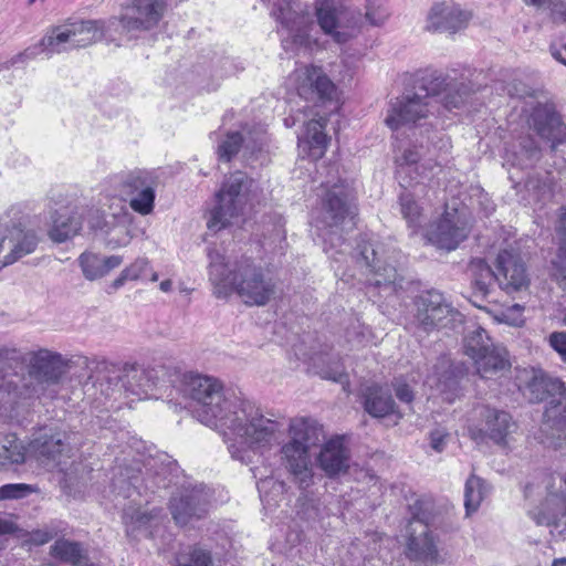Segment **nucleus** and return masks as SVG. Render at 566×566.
<instances>
[{
    "label": "nucleus",
    "instance_id": "nucleus-50",
    "mask_svg": "<svg viewBox=\"0 0 566 566\" xmlns=\"http://www.w3.org/2000/svg\"><path fill=\"white\" fill-rule=\"evenodd\" d=\"M496 90L501 91L500 94H506L510 97L524 98V101L537 97L534 91L518 80H512L507 83L499 82L496 84Z\"/></svg>",
    "mask_w": 566,
    "mask_h": 566
},
{
    "label": "nucleus",
    "instance_id": "nucleus-32",
    "mask_svg": "<svg viewBox=\"0 0 566 566\" xmlns=\"http://www.w3.org/2000/svg\"><path fill=\"white\" fill-rule=\"evenodd\" d=\"M462 375V370L459 367L442 359L436 366L434 375L430 377V380L436 384L442 399L451 403L463 394L460 384Z\"/></svg>",
    "mask_w": 566,
    "mask_h": 566
},
{
    "label": "nucleus",
    "instance_id": "nucleus-35",
    "mask_svg": "<svg viewBox=\"0 0 566 566\" xmlns=\"http://www.w3.org/2000/svg\"><path fill=\"white\" fill-rule=\"evenodd\" d=\"M467 271L471 277L473 297L485 298L493 284L497 282L496 270L493 271L485 260L476 258L471 260Z\"/></svg>",
    "mask_w": 566,
    "mask_h": 566
},
{
    "label": "nucleus",
    "instance_id": "nucleus-27",
    "mask_svg": "<svg viewBox=\"0 0 566 566\" xmlns=\"http://www.w3.org/2000/svg\"><path fill=\"white\" fill-rule=\"evenodd\" d=\"M145 489L155 492L157 489H166L170 483L174 472L177 471V462L166 452H156L140 460Z\"/></svg>",
    "mask_w": 566,
    "mask_h": 566
},
{
    "label": "nucleus",
    "instance_id": "nucleus-36",
    "mask_svg": "<svg viewBox=\"0 0 566 566\" xmlns=\"http://www.w3.org/2000/svg\"><path fill=\"white\" fill-rule=\"evenodd\" d=\"M122 262L123 258L119 255L102 256L93 252H84L78 258L83 275L90 281L105 276Z\"/></svg>",
    "mask_w": 566,
    "mask_h": 566
},
{
    "label": "nucleus",
    "instance_id": "nucleus-61",
    "mask_svg": "<svg viewBox=\"0 0 566 566\" xmlns=\"http://www.w3.org/2000/svg\"><path fill=\"white\" fill-rule=\"evenodd\" d=\"M546 382H547V396L552 395H559L563 396L566 392V386L565 382L562 381L559 378L549 377L546 375Z\"/></svg>",
    "mask_w": 566,
    "mask_h": 566
},
{
    "label": "nucleus",
    "instance_id": "nucleus-64",
    "mask_svg": "<svg viewBox=\"0 0 566 566\" xmlns=\"http://www.w3.org/2000/svg\"><path fill=\"white\" fill-rule=\"evenodd\" d=\"M127 281H130L129 277L127 275H125V271L123 270L120 272V274L118 275V277H116L112 284H111V289L113 290H118L120 289Z\"/></svg>",
    "mask_w": 566,
    "mask_h": 566
},
{
    "label": "nucleus",
    "instance_id": "nucleus-31",
    "mask_svg": "<svg viewBox=\"0 0 566 566\" xmlns=\"http://www.w3.org/2000/svg\"><path fill=\"white\" fill-rule=\"evenodd\" d=\"M83 211L78 212L76 206H63L55 209L52 214L50 238L59 243L65 242L78 233L82 228Z\"/></svg>",
    "mask_w": 566,
    "mask_h": 566
},
{
    "label": "nucleus",
    "instance_id": "nucleus-45",
    "mask_svg": "<svg viewBox=\"0 0 566 566\" xmlns=\"http://www.w3.org/2000/svg\"><path fill=\"white\" fill-rule=\"evenodd\" d=\"M52 555L60 558L61 560L78 565L82 562V547L76 542L57 539L51 547Z\"/></svg>",
    "mask_w": 566,
    "mask_h": 566
},
{
    "label": "nucleus",
    "instance_id": "nucleus-22",
    "mask_svg": "<svg viewBox=\"0 0 566 566\" xmlns=\"http://www.w3.org/2000/svg\"><path fill=\"white\" fill-rule=\"evenodd\" d=\"M471 14L453 2H436L427 14L424 30L431 33L454 34L467 28Z\"/></svg>",
    "mask_w": 566,
    "mask_h": 566
},
{
    "label": "nucleus",
    "instance_id": "nucleus-47",
    "mask_svg": "<svg viewBox=\"0 0 566 566\" xmlns=\"http://www.w3.org/2000/svg\"><path fill=\"white\" fill-rule=\"evenodd\" d=\"M124 271L125 275H127L130 281L146 280L148 277L151 282L158 280V274L153 271L147 258L136 259L129 266H126Z\"/></svg>",
    "mask_w": 566,
    "mask_h": 566
},
{
    "label": "nucleus",
    "instance_id": "nucleus-2",
    "mask_svg": "<svg viewBox=\"0 0 566 566\" xmlns=\"http://www.w3.org/2000/svg\"><path fill=\"white\" fill-rule=\"evenodd\" d=\"M475 92L472 83L455 73L438 70L418 72L413 90L390 101L385 123L397 130L408 124L433 114L432 102L440 103L447 111L461 109Z\"/></svg>",
    "mask_w": 566,
    "mask_h": 566
},
{
    "label": "nucleus",
    "instance_id": "nucleus-39",
    "mask_svg": "<svg viewBox=\"0 0 566 566\" xmlns=\"http://www.w3.org/2000/svg\"><path fill=\"white\" fill-rule=\"evenodd\" d=\"M495 346L492 343L486 331L480 326L469 329L463 338V349L472 360H476L481 355Z\"/></svg>",
    "mask_w": 566,
    "mask_h": 566
},
{
    "label": "nucleus",
    "instance_id": "nucleus-48",
    "mask_svg": "<svg viewBox=\"0 0 566 566\" xmlns=\"http://www.w3.org/2000/svg\"><path fill=\"white\" fill-rule=\"evenodd\" d=\"M66 524L63 521L54 520L46 524L43 528L31 532L30 538L36 545H43L63 533Z\"/></svg>",
    "mask_w": 566,
    "mask_h": 566
},
{
    "label": "nucleus",
    "instance_id": "nucleus-14",
    "mask_svg": "<svg viewBox=\"0 0 566 566\" xmlns=\"http://www.w3.org/2000/svg\"><path fill=\"white\" fill-rule=\"evenodd\" d=\"M415 322L422 331L430 333L434 329L448 328L454 322L461 321V314L437 290L421 292L413 300Z\"/></svg>",
    "mask_w": 566,
    "mask_h": 566
},
{
    "label": "nucleus",
    "instance_id": "nucleus-9",
    "mask_svg": "<svg viewBox=\"0 0 566 566\" xmlns=\"http://www.w3.org/2000/svg\"><path fill=\"white\" fill-rule=\"evenodd\" d=\"M521 119L541 139L549 143V150L556 154L559 145L566 143V123L556 104L546 97L523 101Z\"/></svg>",
    "mask_w": 566,
    "mask_h": 566
},
{
    "label": "nucleus",
    "instance_id": "nucleus-49",
    "mask_svg": "<svg viewBox=\"0 0 566 566\" xmlns=\"http://www.w3.org/2000/svg\"><path fill=\"white\" fill-rule=\"evenodd\" d=\"M525 390V395H527L531 402H539L546 399V375L542 373H534L531 379L526 382Z\"/></svg>",
    "mask_w": 566,
    "mask_h": 566
},
{
    "label": "nucleus",
    "instance_id": "nucleus-43",
    "mask_svg": "<svg viewBox=\"0 0 566 566\" xmlns=\"http://www.w3.org/2000/svg\"><path fill=\"white\" fill-rule=\"evenodd\" d=\"M433 507L434 504L431 497L419 496L415 499L413 502L409 504L411 515L409 523H413V525L426 524L430 527L433 521Z\"/></svg>",
    "mask_w": 566,
    "mask_h": 566
},
{
    "label": "nucleus",
    "instance_id": "nucleus-40",
    "mask_svg": "<svg viewBox=\"0 0 566 566\" xmlns=\"http://www.w3.org/2000/svg\"><path fill=\"white\" fill-rule=\"evenodd\" d=\"M296 81L300 97L315 104L318 99V69L315 65L297 69Z\"/></svg>",
    "mask_w": 566,
    "mask_h": 566
},
{
    "label": "nucleus",
    "instance_id": "nucleus-23",
    "mask_svg": "<svg viewBox=\"0 0 566 566\" xmlns=\"http://www.w3.org/2000/svg\"><path fill=\"white\" fill-rule=\"evenodd\" d=\"M167 0H129L122 24L128 31L156 28L167 11Z\"/></svg>",
    "mask_w": 566,
    "mask_h": 566
},
{
    "label": "nucleus",
    "instance_id": "nucleus-42",
    "mask_svg": "<svg viewBox=\"0 0 566 566\" xmlns=\"http://www.w3.org/2000/svg\"><path fill=\"white\" fill-rule=\"evenodd\" d=\"M300 154L315 159V151L318 148V119L312 118L297 136Z\"/></svg>",
    "mask_w": 566,
    "mask_h": 566
},
{
    "label": "nucleus",
    "instance_id": "nucleus-6",
    "mask_svg": "<svg viewBox=\"0 0 566 566\" xmlns=\"http://www.w3.org/2000/svg\"><path fill=\"white\" fill-rule=\"evenodd\" d=\"M105 398L122 388L139 398L158 384L157 370L140 365H125L123 368L106 360L97 361L88 378Z\"/></svg>",
    "mask_w": 566,
    "mask_h": 566
},
{
    "label": "nucleus",
    "instance_id": "nucleus-52",
    "mask_svg": "<svg viewBox=\"0 0 566 566\" xmlns=\"http://www.w3.org/2000/svg\"><path fill=\"white\" fill-rule=\"evenodd\" d=\"M365 9V18L371 25H381L388 18L384 0H366Z\"/></svg>",
    "mask_w": 566,
    "mask_h": 566
},
{
    "label": "nucleus",
    "instance_id": "nucleus-30",
    "mask_svg": "<svg viewBox=\"0 0 566 566\" xmlns=\"http://www.w3.org/2000/svg\"><path fill=\"white\" fill-rule=\"evenodd\" d=\"M542 156V147L530 134L518 136L505 147V160L522 169L533 168Z\"/></svg>",
    "mask_w": 566,
    "mask_h": 566
},
{
    "label": "nucleus",
    "instance_id": "nucleus-56",
    "mask_svg": "<svg viewBox=\"0 0 566 566\" xmlns=\"http://www.w3.org/2000/svg\"><path fill=\"white\" fill-rule=\"evenodd\" d=\"M547 340L549 346L558 354L560 360L566 363V331L551 333Z\"/></svg>",
    "mask_w": 566,
    "mask_h": 566
},
{
    "label": "nucleus",
    "instance_id": "nucleus-58",
    "mask_svg": "<svg viewBox=\"0 0 566 566\" xmlns=\"http://www.w3.org/2000/svg\"><path fill=\"white\" fill-rule=\"evenodd\" d=\"M449 433L442 429H434L429 433L430 447L436 452H442L447 446Z\"/></svg>",
    "mask_w": 566,
    "mask_h": 566
},
{
    "label": "nucleus",
    "instance_id": "nucleus-18",
    "mask_svg": "<svg viewBox=\"0 0 566 566\" xmlns=\"http://www.w3.org/2000/svg\"><path fill=\"white\" fill-rule=\"evenodd\" d=\"M528 516L541 526L566 528V480L562 475L548 478L544 501L528 510Z\"/></svg>",
    "mask_w": 566,
    "mask_h": 566
},
{
    "label": "nucleus",
    "instance_id": "nucleus-33",
    "mask_svg": "<svg viewBox=\"0 0 566 566\" xmlns=\"http://www.w3.org/2000/svg\"><path fill=\"white\" fill-rule=\"evenodd\" d=\"M476 374L482 379H494L503 376L511 367L505 347L495 345L474 360Z\"/></svg>",
    "mask_w": 566,
    "mask_h": 566
},
{
    "label": "nucleus",
    "instance_id": "nucleus-59",
    "mask_svg": "<svg viewBox=\"0 0 566 566\" xmlns=\"http://www.w3.org/2000/svg\"><path fill=\"white\" fill-rule=\"evenodd\" d=\"M560 216H559V226L557 228V231L559 233V248H558V256L566 259V209H560Z\"/></svg>",
    "mask_w": 566,
    "mask_h": 566
},
{
    "label": "nucleus",
    "instance_id": "nucleus-53",
    "mask_svg": "<svg viewBox=\"0 0 566 566\" xmlns=\"http://www.w3.org/2000/svg\"><path fill=\"white\" fill-rule=\"evenodd\" d=\"M32 492V486L25 483L4 484L0 486V501L23 499Z\"/></svg>",
    "mask_w": 566,
    "mask_h": 566
},
{
    "label": "nucleus",
    "instance_id": "nucleus-54",
    "mask_svg": "<svg viewBox=\"0 0 566 566\" xmlns=\"http://www.w3.org/2000/svg\"><path fill=\"white\" fill-rule=\"evenodd\" d=\"M546 416L553 419V427L559 432L558 437L566 439V403L547 410Z\"/></svg>",
    "mask_w": 566,
    "mask_h": 566
},
{
    "label": "nucleus",
    "instance_id": "nucleus-41",
    "mask_svg": "<svg viewBox=\"0 0 566 566\" xmlns=\"http://www.w3.org/2000/svg\"><path fill=\"white\" fill-rule=\"evenodd\" d=\"M488 493L484 480L472 474L468 478L464 485V507L467 516L476 512L481 502Z\"/></svg>",
    "mask_w": 566,
    "mask_h": 566
},
{
    "label": "nucleus",
    "instance_id": "nucleus-20",
    "mask_svg": "<svg viewBox=\"0 0 566 566\" xmlns=\"http://www.w3.org/2000/svg\"><path fill=\"white\" fill-rule=\"evenodd\" d=\"M406 557L422 566H434L443 563L438 547V537L426 524L408 523L406 528Z\"/></svg>",
    "mask_w": 566,
    "mask_h": 566
},
{
    "label": "nucleus",
    "instance_id": "nucleus-17",
    "mask_svg": "<svg viewBox=\"0 0 566 566\" xmlns=\"http://www.w3.org/2000/svg\"><path fill=\"white\" fill-rule=\"evenodd\" d=\"M271 14L286 30L294 43L307 45L313 15L318 17V1L315 0L311 12L300 0H277Z\"/></svg>",
    "mask_w": 566,
    "mask_h": 566
},
{
    "label": "nucleus",
    "instance_id": "nucleus-5",
    "mask_svg": "<svg viewBox=\"0 0 566 566\" xmlns=\"http://www.w3.org/2000/svg\"><path fill=\"white\" fill-rule=\"evenodd\" d=\"M103 35L104 24L99 20H69L66 23L55 27L38 44L12 56L4 63V67L9 69L19 63H27L43 52L52 55L72 49L85 48L101 40Z\"/></svg>",
    "mask_w": 566,
    "mask_h": 566
},
{
    "label": "nucleus",
    "instance_id": "nucleus-46",
    "mask_svg": "<svg viewBox=\"0 0 566 566\" xmlns=\"http://www.w3.org/2000/svg\"><path fill=\"white\" fill-rule=\"evenodd\" d=\"M400 212L408 226L417 228L420 224L421 208L416 202L412 193L405 191L399 196Z\"/></svg>",
    "mask_w": 566,
    "mask_h": 566
},
{
    "label": "nucleus",
    "instance_id": "nucleus-3",
    "mask_svg": "<svg viewBox=\"0 0 566 566\" xmlns=\"http://www.w3.org/2000/svg\"><path fill=\"white\" fill-rule=\"evenodd\" d=\"M208 258L209 281L216 297L235 294L245 305L264 306L274 296V280L252 258H226L216 249L208 250Z\"/></svg>",
    "mask_w": 566,
    "mask_h": 566
},
{
    "label": "nucleus",
    "instance_id": "nucleus-12",
    "mask_svg": "<svg viewBox=\"0 0 566 566\" xmlns=\"http://www.w3.org/2000/svg\"><path fill=\"white\" fill-rule=\"evenodd\" d=\"M116 196L128 201L129 207L142 216L153 212L156 199L157 181L145 170L123 172L111 178Z\"/></svg>",
    "mask_w": 566,
    "mask_h": 566
},
{
    "label": "nucleus",
    "instance_id": "nucleus-19",
    "mask_svg": "<svg viewBox=\"0 0 566 566\" xmlns=\"http://www.w3.org/2000/svg\"><path fill=\"white\" fill-rule=\"evenodd\" d=\"M167 515L160 507L150 510L128 506L123 512L126 536L130 541L154 539L166 528Z\"/></svg>",
    "mask_w": 566,
    "mask_h": 566
},
{
    "label": "nucleus",
    "instance_id": "nucleus-29",
    "mask_svg": "<svg viewBox=\"0 0 566 566\" xmlns=\"http://www.w3.org/2000/svg\"><path fill=\"white\" fill-rule=\"evenodd\" d=\"M482 427L480 432L499 446H506L509 437L517 429L512 416L495 408L484 406L480 410Z\"/></svg>",
    "mask_w": 566,
    "mask_h": 566
},
{
    "label": "nucleus",
    "instance_id": "nucleus-16",
    "mask_svg": "<svg viewBox=\"0 0 566 566\" xmlns=\"http://www.w3.org/2000/svg\"><path fill=\"white\" fill-rule=\"evenodd\" d=\"M469 214L465 207L446 203L442 216L430 227L429 241L448 251L455 250L470 233Z\"/></svg>",
    "mask_w": 566,
    "mask_h": 566
},
{
    "label": "nucleus",
    "instance_id": "nucleus-8",
    "mask_svg": "<svg viewBox=\"0 0 566 566\" xmlns=\"http://www.w3.org/2000/svg\"><path fill=\"white\" fill-rule=\"evenodd\" d=\"M355 251L357 263L374 276L368 280L370 285L390 292L401 287L402 279L396 266L400 251L379 240H360Z\"/></svg>",
    "mask_w": 566,
    "mask_h": 566
},
{
    "label": "nucleus",
    "instance_id": "nucleus-44",
    "mask_svg": "<svg viewBox=\"0 0 566 566\" xmlns=\"http://www.w3.org/2000/svg\"><path fill=\"white\" fill-rule=\"evenodd\" d=\"M24 462V452L15 438L0 440V467L20 464Z\"/></svg>",
    "mask_w": 566,
    "mask_h": 566
},
{
    "label": "nucleus",
    "instance_id": "nucleus-15",
    "mask_svg": "<svg viewBox=\"0 0 566 566\" xmlns=\"http://www.w3.org/2000/svg\"><path fill=\"white\" fill-rule=\"evenodd\" d=\"M76 436L60 429H44L30 443V450L43 465L59 468L67 463L77 448Z\"/></svg>",
    "mask_w": 566,
    "mask_h": 566
},
{
    "label": "nucleus",
    "instance_id": "nucleus-1",
    "mask_svg": "<svg viewBox=\"0 0 566 566\" xmlns=\"http://www.w3.org/2000/svg\"><path fill=\"white\" fill-rule=\"evenodd\" d=\"M184 391L198 421L224 437L239 439L228 446L232 459L249 464L258 451L279 443L280 424L265 418L251 402L229 395L219 379L185 375Z\"/></svg>",
    "mask_w": 566,
    "mask_h": 566
},
{
    "label": "nucleus",
    "instance_id": "nucleus-38",
    "mask_svg": "<svg viewBox=\"0 0 566 566\" xmlns=\"http://www.w3.org/2000/svg\"><path fill=\"white\" fill-rule=\"evenodd\" d=\"M258 470V468L251 469L253 476L258 479L256 488L261 501L268 507L276 506L283 499L285 492V483L283 481L275 480L272 476H259Z\"/></svg>",
    "mask_w": 566,
    "mask_h": 566
},
{
    "label": "nucleus",
    "instance_id": "nucleus-28",
    "mask_svg": "<svg viewBox=\"0 0 566 566\" xmlns=\"http://www.w3.org/2000/svg\"><path fill=\"white\" fill-rule=\"evenodd\" d=\"M348 434H335L321 446V470L329 478L347 473L349 469L350 450Z\"/></svg>",
    "mask_w": 566,
    "mask_h": 566
},
{
    "label": "nucleus",
    "instance_id": "nucleus-21",
    "mask_svg": "<svg viewBox=\"0 0 566 566\" xmlns=\"http://www.w3.org/2000/svg\"><path fill=\"white\" fill-rule=\"evenodd\" d=\"M209 506L210 495L202 485L182 490L172 495L169 502L172 518L180 526L203 518L208 514Z\"/></svg>",
    "mask_w": 566,
    "mask_h": 566
},
{
    "label": "nucleus",
    "instance_id": "nucleus-60",
    "mask_svg": "<svg viewBox=\"0 0 566 566\" xmlns=\"http://www.w3.org/2000/svg\"><path fill=\"white\" fill-rule=\"evenodd\" d=\"M321 378L329 379L339 384H347V375L344 373V369L340 365H337L332 370L322 371L321 370Z\"/></svg>",
    "mask_w": 566,
    "mask_h": 566
},
{
    "label": "nucleus",
    "instance_id": "nucleus-63",
    "mask_svg": "<svg viewBox=\"0 0 566 566\" xmlns=\"http://www.w3.org/2000/svg\"><path fill=\"white\" fill-rule=\"evenodd\" d=\"M17 528L12 521L0 517V535L13 534Z\"/></svg>",
    "mask_w": 566,
    "mask_h": 566
},
{
    "label": "nucleus",
    "instance_id": "nucleus-13",
    "mask_svg": "<svg viewBox=\"0 0 566 566\" xmlns=\"http://www.w3.org/2000/svg\"><path fill=\"white\" fill-rule=\"evenodd\" d=\"M360 12L350 9L345 0H321V31L343 45L360 32Z\"/></svg>",
    "mask_w": 566,
    "mask_h": 566
},
{
    "label": "nucleus",
    "instance_id": "nucleus-24",
    "mask_svg": "<svg viewBox=\"0 0 566 566\" xmlns=\"http://www.w3.org/2000/svg\"><path fill=\"white\" fill-rule=\"evenodd\" d=\"M496 277L500 287L506 293L521 292L528 287L530 276L520 254L503 250L495 260Z\"/></svg>",
    "mask_w": 566,
    "mask_h": 566
},
{
    "label": "nucleus",
    "instance_id": "nucleus-7",
    "mask_svg": "<svg viewBox=\"0 0 566 566\" xmlns=\"http://www.w3.org/2000/svg\"><path fill=\"white\" fill-rule=\"evenodd\" d=\"M316 430L317 421L314 418H294L290 422V441L281 448L285 467L303 490L313 483L314 474L308 447Z\"/></svg>",
    "mask_w": 566,
    "mask_h": 566
},
{
    "label": "nucleus",
    "instance_id": "nucleus-37",
    "mask_svg": "<svg viewBox=\"0 0 566 566\" xmlns=\"http://www.w3.org/2000/svg\"><path fill=\"white\" fill-rule=\"evenodd\" d=\"M244 143L245 149H251V153L254 154L255 151L262 150L265 145V136H259L254 142V145L250 147L239 132L229 133L218 146L219 158L224 161H230L238 154Z\"/></svg>",
    "mask_w": 566,
    "mask_h": 566
},
{
    "label": "nucleus",
    "instance_id": "nucleus-62",
    "mask_svg": "<svg viewBox=\"0 0 566 566\" xmlns=\"http://www.w3.org/2000/svg\"><path fill=\"white\" fill-rule=\"evenodd\" d=\"M420 159V154L417 149H406L402 154L401 160L403 165L411 166L417 164Z\"/></svg>",
    "mask_w": 566,
    "mask_h": 566
},
{
    "label": "nucleus",
    "instance_id": "nucleus-4",
    "mask_svg": "<svg viewBox=\"0 0 566 566\" xmlns=\"http://www.w3.org/2000/svg\"><path fill=\"white\" fill-rule=\"evenodd\" d=\"M326 179L321 182V188H326L324 200V214L321 221L327 229L324 234V244L331 248H340L345 242L344 228L353 224L356 214L354 195L350 186L340 178L337 160H331L326 166Z\"/></svg>",
    "mask_w": 566,
    "mask_h": 566
},
{
    "label": "nucleus",
    "instance_id": "nucleus-11",
    "mask_svg": "<svg viewBox=\"0 0 566 566\" xmlns=\"http://www.w3.org/2000/svg\"><path fill=\"white\" fill-rule=\"evenodd\" d=\"M344 72H346L345 65L340 62L331 66L329 75L321 73V158L323 151L333 145V137L327 130V122L331 123L333 134H338V111L343 101L337 83L344 80Z\"/></svg>",
    "mask_w": 566,
    "mask_h": 566
},
{
    "label": "nucleus",
    "instance_id": "nucleus-10",
    "mask_svg": "<svg viewBox=\"0 0 566 566\" xmlns=\"http://www.w3.org/2000/svg\"><path fill=\"white\" fill-rule=\"evenodd\" d=\"M255 187L253 179L245 172L235 171L223 182L216 195V207L211 210L207 226L210 230L219 231L230 224L232 218L243 212L251 200L250 193Z\"/></svg>",
    "mask_w": 566,
    "mask_h": 566
},
{
    "label": "nucleus",
    "instance_id": "nucleus-26",
    "mask_svg": "<svg viewBox=\"0 0 566 566\" xmlns=\"http://www.w3.org/2000/svg\"><path fill=\"white\" fill-rule=\"evenodd\" d=\"M39 240L34 232L24 231L19 224L0 227V253L9 250L4 255L2 266L13 264L21 258L35 251Z\"/></svg>",
    "mask_w": 566,
    "mask_h": 566
},
{
    "label": "nucleus",
    "instance_id": "nucleus-57",
    "mask_svg": "<svg viewBox=\"0 0 566 566\" xmlns=\"http://www.w3.org/2000/svg\"><path fill=\"white\" fill-rule=\"evenodd\" d=\"M392 387H394L396 397L401 402H406V403L412 402V400L415 398V395H413V391H412V389L410 388V386L408 384H406L405 381H402L400 379H396L392 382Z\"/></svg>",
    "mask_w": 566,
    "mask_h": 566
},
{
    "label": "nucleus",
    "instance_id": "nucleus-25",
    "mask_svg": "<svg viewBox=\"0 0 566 566\" xmlns=\"http://www.w3.org/2000/svg\"><path fill=\"white\" fill-rule=\"evenodd\" d=\"M29 373L41 385L56 386L65 373L66 360L56 352L40 348L29 354Z\"/></svg>",
    "mask_w": 566,
    "mask_h": 566
},
{
    "label": "nucleus",
    "instance_id": "nucleus-34",
    "mask_svg": "<svg viewBox=\"0 0 566 566\" xmlns=\"http://www.w3.org/2000/svg\"><path fill=\"white\" fill-rule=\"evenodd\" d=\"M364 409L375 418H384L389 415H398L399 418L402 417L396 409V402L391 391L379 385H371L365 389Z\"/></svg>",
    "mask_w": 566,
    "mask_h": 566
},
{
    "label": "nucleus",
    "instance_id": "nucleus-51",
    "mask_svg": "<svg viewBox=\"0 0 566 566\" xmlns=\"http://www.w3.org/2000/svg\"><path fill=\"white\" fill-rule=\"evenodd\" d=\"M555 185L556 180L551 171H546L543 177L538 174L532 176L526 184L530 189L537 190L544 198H551L553 196Z\"/></svg>",
    "mask_w": 566,
    "mask_h": 566
},
{
    "label": "nucleus",
    "instance_id": "nucleus-55",
    "mask_svg": "<svg viewBox=\"0 0 566 566\" xmlns=\"http://www.w3.org/2000/svg\"><path fill=\"white\" fill-rule=\"evenodd\" d=\"M177 566H212L211 554L200 547H193L187 562H179Z\"/></svg>",
    "mask_w": 566,
    "mask_h": 566
}]
</instances>
